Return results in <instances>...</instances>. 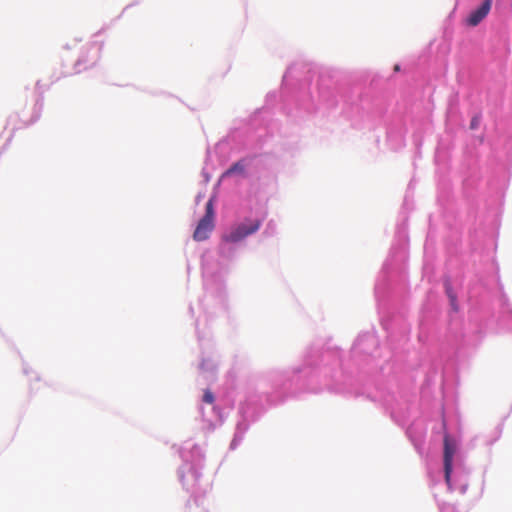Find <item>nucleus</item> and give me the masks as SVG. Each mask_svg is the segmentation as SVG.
Segmentation results:
<instances>
[{
  "label": "nucleus",
  "instance_id": "nucleus-1",
  "mask_svg": "<svg viewBox=\"0 0 512 512\" xmlns=\"http://www.w3.org/2000/svg\"><path fill=\"white\" fill-rule=\"evenodd\" d=\"M214 216V205L213 201L210 199L206 203L205 215L200 219L193 233V239L195 241H204L208 239L210 233L214 229Z\"/></svg>",
  "mask_w": 512,
  "mask_h": 512
},
{
  "label": "nucleus",
  "instance_id": "nucleus-2",
  "mask_svg": "<svg viewBox=\"0 0 512 512\" xmlns=\"http://www.w3.org/2000/svg\"><path fill=\"white\" fill-rule=\"evenodd\" d=\"M260 221H251L249 224L241 223L231 229L228 234L223 236L225 242L237 243L243 240L245 237L255 233L260 228Z\"/></svg>",
  "mask_w": 512,
  "mask_h": 512
},
{
  "label": "nucleus",
  "instance_id": "nucleus-5",
  "mask_svg": "<svg viewBox=\"0 0 512 512\" xmlns=\"http://www.w3.org/2000/svg\"><path fill=\"white\" fill-rule=\"evenodd\" d=\"M245 163L243 160H239L237 161L236 163H234L229 169H227L223 174H222V178H227V177H230L234 174H239V175H245Z\"/></svg>",
  "mask_w": 512,
  "mask_h": 512
},
{
  "label": "nucleus",
  "instance_id": "nucleus-9",
  "mask_svg": "<svg viewBox=\"0 0 512 512\" xmlns=\"http://www.w3.org/2000/svg\"><path fill=\"white\" fill-rule=\"evenodd\" d=\"M394 70H395V71H399V70H400L399 65H395Z\"/></svg>",
  "mask_w": 512,
  "mask_h": 512
},
{
  "label": "nucleus",
  "instance_id": "nucleus-7",
  "mask_svg": "<svg viewBox=\"0 0 512 512\" xmlns=\"http://www.w3.org/2000/svg\"><path fill=\"white\" fill-rule=\"evenodd\" d=\"M447 294L450 299L451 305L455 311L458 310L456 295L453 293L451 288H447Z\"/></svg>",
  "mask_w": 512,
  "mask_h": 512
},
{
  "label": "nucleus",
  "instance_id": "nucleus-3",
  "mask_svg": "<svg viewBox=\"0 0 512 512\" xmlns=\"http://www.w3.org/2000/svg\"><path fill=\"white\" fill-rule=\"evenodd\" d=\"M456 453V444L451 437L446 434L444 436V452H443V463H444V476L447 485L451 486V473L453 458Z\"/></svg>",
  "mask_w": 512,
  "mask_h": 512
},
{
  "label": "nucleus",
  "instance_id": "nucleus-8",
  "mask_svg": "<svg viewBox=\"0 0 512 512\" xmlns=\"http://www.w3.org/2000/svg\"><path fill=\"white\" fill-rule=\"evenodd\" d=\"M479 125V119L477 117H474L472 120H471V123H470V128L471 129H476Z\"/></svg>",
  "mask_w": 512,
  "mask_h": 512
},
{
  "label": "nucleus",
  "instance_id": "nucleus-6",
  "mask_svg": "<svg viewBox=\"0 0 512 512\" xmlns=\"http://www.w3.org/2000/svg\"><path fill=\"white\" fill-rule=\"evenodd\" d=\"M215 400L214 394L211 390L206 389L203 394V402L207 404H212Z\"/></svg>",
  "mask_w": 512,
  "mask_h": 512
},
{
  "label": "nucleus",
  "instance_id": "nucleus-4",
  "mask_svg": "<svg viewBox=\"0 0 512 512\" xmlns=\"http://www.w3.org/2000/svg\"><path fill=\"white\" fill-rule=\"evenodd\" d=\"M491 5L492 0H484L477 9L470 13L467 18V24L470 26H477L488 15Z\"/></svg>",
  "mask_w": 512,
  "mask_h": 512
}]
</instances>
